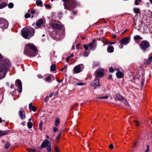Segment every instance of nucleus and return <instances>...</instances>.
<instances>
[{
	"label": "nucleus",
	"instance_id": "obj_41",
	"mask_svg": "<svg viewBox=\"0 0 152 152\" xmlns=\"http://www.w3.org/2000/svg\"><path fill=\"white\" fill-rule=\"evenodd\" d=\"M115 42H109L107 41L106 42V44L107 45H112L114 44H115Z\"/></svg>",
	"mask_w": 152,
	"mask_h": 152
},
{
	"label": "nucleus",
	"instance_id": "obj_53",
	"mask_svg": "<svg viewBox=\"0 0 152 152\" xmlns=\"http://www.w3.org/2000/svg\"><path fill=\"white\" fill-rule=\"evenodd\" d=\"M58 130V129L55 127H54L53 128V131L54 132H56Z\"/></svg>",
	"mask_w": 152,
	"mask_h": 152
},
{
	"label": "nucleus",
	"instance_id": "obj_48",
	"mask_svg": "<svg viewBox=\"0 0 152 152\" xmlns=\"http://www.w3.org/2000/svg\"><path fill=\"white\" fill-rule=\"evenodd\" d=\"M114 71V69L112 68V67H110L109 68V71L110 72L112 73Z\"/></svg>",
	"mask_w": 152,
	"mask_h": 152
},
{
	"label": "nucleus",
	"instance_id": "obj_9",
	"mask_svg": "<svg viewBox=\"0 0 152 152\" xmlns=\"http://www.w3.org/2000/svg\"><path fill=\"white\" fill-rule=\"evenodd\" d=\"M96 77H102L104 75V70L102 69H99L97 70L95 73Z\"/></svg>",
	"mask_w": 152,
	"mask_h": 152
},
{
	"label": "nucleus",
	"instance_id": "obj_51",
	"mask_svg": "<svg viewBox=\"0 0 152 152\" xmlns=\"http://www.w3.org/2000/svg\"><path fill=\"white\" fill-rule=\"evenodd\" d=\"M45 6L46 8H50L51 7V6L48 4H45Z\"/></svg>",
	"mask_w": 152,
	"mask_h": 152
},
{
	"label": "nucleus",
	"instance_id": "obj_63",
	"mask_svg": "<svg viewBox=\"0 0 152 152\" xmlns=\"http://www.w3.org/2000/svg\"><path fill=\"white\" fill-rule=\"evenodd\" d=\"M73 13L74 15H76V14L77 13V12H73Z\"/></svg>",
	"mask_w": 152,
	"mask_h": 152
},
{
	"label": "nucleus",
	"instance_id": "obj_32",
	"mask_svg": "<svg viewBox=\"0 0 152 152\" xmlns=\"http://www.w3.org/2000/svg\"><path fill=\"white\" fill-rule=\"evenodd\" d=\"M147 29L148 30L149 32L152 33V25L148 27Z\"/></svg>",
	"mask_w": 152,
	"mask_h": 152
},
{
	"label": "nucleus",
	"instance_id": "obj_3",
	"mask_svg": "<svg viewBox=\"0 0 152 152\" xmlns=\"http://www.w3.org/2000/svg\"><path fill=\"white\" fill-rule=\"evenodd\" d=\"M21 35L25 39H28L33 36L34 34L35 31L32 28L26 27L22 29L21 31Z\"/></svg>",
	"mask_w": 152,
	"mask_h": 152
},
{
	"label": "nucleus",
	"instance_id": "obj_50",
	"mask_svg": "<svg viewBox=\"0 0 152 152\" xmlns=\"http://www.w3.org/2000/svg\"><path fill=\"white\" fill-rule=\"evenodd\" d=\"M135 123L137 126H139L140 125L139 122L137 121H135Z\"/></svg>",
	"mask_w": 152,
	"mask_h": 152
},
{
	"label": "nucleus",
	"instance_id": "obj_45",
	"mask_svg": "<svg viewBox=\"0 0 152 152\" xmlns=\"http://www.w3.org/2000/svg\"><path fill=\"white\" fill-rule=\"evenodd\" d=\"M48 99H49V97L48 96H46L45 99V100H44L45 102H48Z\"/></svg>",
	"mask_w": 152,
	"mask_h": 152
},
{
	"label": "nucleus",
	"instance_id": "obj_36",
	"mask_svg": "<svg viewBox=\"0 0 152 152\" xmlns=\"http://www.w3.org/2000/svg\"><path fill=\"white\" fill-rule=\"evenodd\" d=\"M10 146V144L9 142H7L5 146V148L8 149Z\"/></svg>",
	"mask_w": 152,
	"mask_h": 152
},
{
	"label": "nucleus",
	"instance_id": "obj_31",
	"mask_svg": "<svg viewBox=\"0 0 152 152\" xmlns=\"http://www.w3.org/2000/svg\"><path fill=\"white\" fill-rule=\"evenodd\" d=\"M133 10L134 12L136 13H138L140 12V10L138 8H134Z\"/></svg>",
	"mask_w": 152,
	"mask_h": 152
},
{
	"label": "nucleus",
	"instance_id": "obj_20",
	"mask_svg": "<svg viewBox=\"0 0 152 152\" xmlns=\"http://www.w3.org/2000/svg\"><path fill=\"white\" fill-rule=\"evenodd\" d=\"M107 51L108 53H112L113 52L114 48L113 46L108 47L107 48Z\"/></svg>",
	"mask_w": 152,
	"mask_h": 152
},
{
	"label": "nucleus",
	"instance_id": "obj_35",
	"mask_svg": "<svg viewBox=\"0 0 152 152\" xmlns=\"http://www.w3.org/2000/svg\"><path fill=\"white\" fill-rule=\"evenodd\" d=\"M27 125L28 128L29 129H31L32 128V124L31 122H28L27 123Z\"/></svg>",
	"mask_w": 152,
	"mask_h": 152
},
{
	"label": "nucleus",
	"instance_id": "obj_42",
	"mask_svg": "<svg viewBox=\"0 0 152 152\" xmlns=\"http://www.w3.org/2000/svg\"><path fill=\"white\" fill-rule=\"evenodd\" d=\"M144 83V79H142L141 80V86H143Z\"/></svg>",
	"mask_w": 152,
	"mask_h": 152
},
{
	"label": "nucleus",
	"instance_id": "obj_60",
	"mask_svg": "<svg viewBox=\"0 0 152 152\" xmlns=\"http://www.w3.org/2000/svg\"><path fill=\"white\" fill-rule=\"evenodd\" d=\"M37 76L38 77L40 78H41L42 77V75H38Z\"/></svg>",
	"mask_w": 152,
	"mask_h": 152
},
{
	"label": "nucleus",
	"instance_id": "obj_29",
	"mask_svg": "<svg viewBox=\"0 0 152 152\" xmlns=\"http://www.w3.org/2000/svg\"><path fill=\"white\" fill-rule=\"evenodd\" d=\"M108 95H106L104 96H101L97 97V98L100 99H107L108 98Z\"/></svg>",
	"mask_w": 152,
	"mask_h": 152
},
{
	"label": "nucleus",
	"instance_id": "obj_17",
	"mask_svg": "<svg viewBox=\"0 0 152 152\" xmlns=\"http://www.w3.org/2000/svg\"><path fill=\"white\" fill-rule=\"evenodd\" d=\"M29 108L30 110H32L34 112H35L36 110V108L32 105V103H30L29 105Z\"/></svg>",
	"mask_w": 152,
	"mask_h": 152
},
{
	"label": "nucleus",
	"instance_id": "obj_19",
	"mask_svg": "<svg viewBox=\"0 0 152 152\" xmlns=\"http://www.w3.org/2000/svg\"><path fill=\"white\" fill-rule=\"evenodd\" d=\"M116 76L118 78H121L123 76L122 73L121 72H118L116 73Z\"/></svg>",
	"mask_w": 152,
	"mask_h": 152
},
{
	"label": "nucleus",
	"instance_id": "obj_1",
	"mask_svg": "<svg viewBox=\"0 0 152 152\" xmlns=\"http://www.w3.org/2000/svg\"><path fill=\"white\" fill-rule=\"evenodd\" d=\"M2 56L0 54V79H2L5 76L8 70L11 66L9 60L7 59L2 60Z\"/></svg>",
	"mask_w": 152,
	"mask_h": 152
},
{
	"label": "nucleus",
	"instance_id": "obj_64",
	"mask_svg": "<svg viewBox=\"0 0 152 152\" xmlns=\"http://www.w3.org/2000/svg\"><path fill=\"white\" fill-rule=\"evenodd\" d=\"M14 85H13L11 84L10 86V88H13L14 87Z\"/></svg>",
	"mask_w": 152,
	"mask_h": 152
},
{
	"label": "nucleus",
	"instance_id": "obj_7",
	"mask_svg": "<svg viewBox=\"0 0 152 152\" xmlns=\"http://www.w3.org/2000/svg\"><path fill=\"white\" fill-rule=\"evenodd\" d=\"M140 48L143 50H145L150 46V44L147 41H143L141 43Z\"/></svg>",
	"mask_w": 152,
	"mask_h": 152
},
{
	"label": "nucleus",
	"instance_id": "obj_30",
	"mask_svg": "<svg viewBox=\"0 0 152 152\" xmlns=\"http://www.w3.org/2000/svg\"><path fill=\"white\" fill-rule=\"evenodd\" d=\"M59 119L58 118L56 119L55 121V125L56 126H57L59 125Z\"/></svg>",
	"mask_w": 152,
	"mask_h": 152
},
{
	"label": "nucleus",
	"instance_id": "obj_52",
	"mask_svg": "<svg viewBox=\"0 0 152 152\" xmlns=\"http://www.w3.org/2000/svg\"><path fill=\"white\" fill-rule=\"evenodd\" d=\"M55 150L56 152H58V151H59L57 147H55Z\"/></svg>",
	"mask_w": 152,
	"mask_h": 152
},
{
	"label": "nucleus",
	"instance_id": "obj_6",
	"mask_svg": "<svg viewBox=\"0 0 152 152\" xmlns=\"http://www.w3.org/2000/svg\"><path fill=\"white\" fill-rule=\"evenodd\" d=\"M83 69V65L82 64H79L74 67L73 69V71L75 73H78L81 72Z\"/></svg>",
	"mask_w": 152,
	"mask_h": 152
},
{
	"label": "nucleus",
	"instance_id": "obj_27",
	"mask_svg": "<svg viewBox=\"0 0 152 152\" xmlns=\"http://www.w3.org/2000/svg\"><path fill=\"white\" fill-rule=\"evenodd\" d=\"M27 150L30 152H36V150L34 148H30L27 149Z\"/></svg>",
	"mask_w": 152,
	"mask_h": 152
},
{
	"label": "nucleus",
	"instance_id": "obj_39",
	"mask_svg": "<svg viewBox=\"0 0 152 152\" xmlns=\"http://www.w3.org/2000/svg\"><path fill=\"white\" fill-rule=\"evenodd\" d=\"M30 15L29 13H26L25 15V18H30Z\"/></svg>",
	"mask_w": 152,
	"mask_h": 152
},
{
	"label": "nucleus",
	"instance_id": "obj_46",
	"mask_svg": "<svg viewBox=\"0 0 152 152\" xmlns=\"http://www.w3.org/2000/svg\"><path fill=\"white\" fill-rule=\"evenodd\" d=\"M61 132L58 135V136H57V137L56 139H57V140H58L59 139L60 137V136H61Z\"/></svg>",
	"mask_w": 152,
	"mask_h": 152
},
{
	"label": "nucleus",
	"instance_id": "obj_2",
	"mask_svg": "<svg viewBox=\"0 0 152 152\" xmlns=\"http://www.w3.org/2000/svg\"><path fill=\"white\" fill-rule=\"evenodd\" d=\"M24 53L30 57L34 56L37 54V49L33 44L28 43L25 45Z\"/></svg>",
	"mask_w": 152,
	"mask_h": 152
},
{
	"label": "nucleus",
	"instance_id": "obj_62",
	"mask_svg": "<svg viewBox=\"0 0 152 152\" xmlns=\"http://www.w3.org/2000/svg\"><path fill=\"white\" fill-rule=\"evenodd\" d=\"M109 79H111L112 78V75H109L108 77Z\"/></svg>",
	"mask_w": 152,
	"mask_h": 152
},
{
	"label": "nucleus",
	"instance_id": "obj_49",
	"mask_svg": "<svg viewBox=\"0 0 152 152\" xmlns=\"http://www.w3.org/2000/svg\"><path fill=\"white\" fill-rule=\"evenodd\" d=\"M109 148L110 149H113L114 148V146L112 144H111L109 145Z\"/></svg>",
	"mask_w": 152,
	"mask_h": 152
},
{
	"label": "nucleus",
	"instance_id": "obj_26",
	"mask_svg": "<svg viewBox=\"0 0 152 152\" xmlns=\"http://www.w3.org/2000/svg\"><path fill=\"white\" fill-rule=\"evenodd\" d=\"M75 84L78 86H82L85 85V83L77 81L75 82Z\"/></svg>",
	"mask_w": 152,
	"mask_h": 152
},
{
	"label": "nucleus",
	"instance_id": "obj_16",
	"mask_svg": "<svg viewBox=\"0 0 152 152\" xmlns=\"http://www.w3.org/2000/svg\"><path fill=\"white\" fill-rule=\"evenodd\" d=\"M43 22L42 19L39 20L36 23V26L38 27H39L42 25Z\"/></svg>",
	"mask_w": 152,
	"mask_h": 152
},
{
	"label": "nucleus",
	"instance_id": "obj_38",
	"mask_svg": "<svg viewBox=\"0 0 152 152\" xmlns=\"http://www.w3.org/2000/svg\"><path fill=\"white\" fill-rule=\"evenodd\" d=\"M43 124V122H40L39 124V129L42 130V125Z\"/></svg>",
	"mask_w": 152,
	"mask_h": 152
},
{
	"label": "nucleus",
	"instance_id": "obj_47",
	"mask_svg": "<svg viewBox=\"0 0 152 152\" xmlns=\"http://www.w3.org/2000/svg\"><path fill=\"white\" fill-rule=\"evenodd\" d=\"M51 80L50 77H48L45 79V80L47 81H50Z\"/></svg>",
	"mask_w": 152,
	"mask_h": 152
},
{
	"label": "nucleus",
	"instance_id": "obj_24",
	"mask_svg": "<svg viewBox=\"0 0 152 152\" xmlns=\"http://www.w3.org/2000/svg\"><path fill=\"white\" fill-rule=\"evenodd\" d=\"M56 65L55 64H53L51 66L50 69L52 71H54L56 70Z\"/></svg>",
	"mask_w": 152,
	"mask_h": 152
},
{
	"label": "nucleus",
	"instance_id": "obj_61",
	"mask_svg": "<svg viewBox=\"0 0 152 152\" xmlns=\"http://www.w3.org/2000/svg\"><path fill=\"white\" fill-rule=\"evenodd\" d=\"M53 94H51L49 95V97H52V96H53Z\"/></svg>",
	"mask_w": 152,
	"mask_h": 152
},
{
	"label": "nucleus",
	"instance_id": "obj_55",
	"mask_svg": "<svg viewBox=\"0 0 152 152\" xmlns=\"http://www.w3.org/2000/svg\"><path fill=\"white\" fill-rule=\"evenodd\" d=\"M35 13V11L34 10H32L31 11V13L32 14H34Z\"/></svg>",
	"mask_w": 152,
	"mask_h": 152
},
{
	"label": "nucleus",
	"instance_id": "obj_37",
	"mask_svg": "<svg viewBox=\"0 0 152 152\" xmlns=\"http://www.w3.org/2000/svg\"><path fill=\"white\" fill-rule=\"evenodd\" d=\"M140 38L141 37H140V36L138 35L135 36L134 37V38L135 40H137L140 39Z\"/></svg>",
	"mask_w": 152,
	"mask_h": 152
},
{
	"label": "nucleus",
	"instance_id": "obj_59",
	"mask_svg": "<svg viewBox=\"0 0 152 152\" xmlns=\"http://www.w3.org/2000/svg\"><path fill=\"white\" fill-rule=\"evenodd\" d=\"M63 80H57V81L59 83H60L62 82Z\"/></svg>",
	"mask_w": 152,
	"mask_h": 152
},
{
	"label": "nucleus",
	"instance_id": "obj_22",
	"mask_svg": "<svg viewBox=\"0 0 152 152\" xmlns=\"http://www.w3.org/2000/svg\"><path fill=\"white\" fill-rule=\"evenodd\" d=\"M8 131H0V136L6 135L8 133Z\"/></svg>",
	"mask_w": 152,
	"mask_h": 152
},
{
	"label": "nucleus",
	"instance_id": "obj_28",
	"mask_svg": "<svg viewBox=\"0 0 152 152\" xmlns=\"http://www.w3.org/2000/svg\"><path fill=\"white\" fill-rule=\"evenodd\" d=\"M152 60V55L150 57H149L148 59L147 60L146 62L148 64H149L151 62Z\"/></svg>",
	"mask_w": 152,
	"mask_h": 152
},
{
	"label": "nucleus",
	"instance_id": "obj_8",
	"mask_svg": "<svg viewBox=\"0 0 152 152\" xmlns=\"http://www.w3.org/2000/svg\"><path fill=\"white\" fill-rule=\"evenodd\" d=\"M88 47L91 50H94L96 47V42L95 39H94L92 42H91L88 44Z\"/></svg>",
	"mask_w": 152,
	"mask_h": 152
},
{
	"label": "nucleus",
	"instance_id": "obj_33",
	"mask_svg": "<svg viewBox=\"0 0 152 152\" xmlns=\"http://www.w3.org/2000/svg\"><path fill=\"white\" fill-rule=\"evenodd\" d=\"M14 6V4L12 3H10L8 5V7L10 8H12Z\"/></svg>",
	"mask_w": 152,
	"mask_h": 152
},
{
	"label": "nucleus",
	"instance_id": "obj_5",
	"mask_svg": "<svg viewBox=\"0 0 152 152\" xmlns=\"http://www.w3.org/2000/svg\"><path fill=\"white\" fill-rule=\"evenodd\" d=\"M8 26V23L7 20L3 18H0V28L2 29L7 28Z\"/></svg>",
	"mask_w": 152,
	"mask_h": 152
},
{
	"label": "nucleus",
	"instance_id": "obj_4",
	"mask_svg": "<svg viewBox=\"0 0 152 152\" xmlns=\"http://www.w3.org/2000/svg\"><path fill=\"white\" fill-rule=\"evenodd\" d=\"M64 2V9L71 10L77 6L75 0H62Z\"/></svg>",
	"mask_w": 152,
	"mask_h": 152
},
{
	"label": "nucleus",
	"instance_id": "obj_15",
	"mask_svg": "<svg viewBox=\"0 0 152 152\" xmlns=\"http://www.w3.org/2000/svg\"><path fill=\"white\" fill-rule=\"evenodd\" d=\"M125 99L123 98V96L120 94L117 95L116 97L115 98V99L116 101L119 100L121 102Z\"/></svg>",
	"mask_w": 152,
	"mask_h": 152
},
{
	"label": "nucleus",
	"instance_id": "obj_10",
	"mask_svg": "<svg viewBox=\"0 0 152 152\" xmlns=\"http://www.w3.org/2000/svg\"><path fill=\"white\" fill-rule=\"evenodd\" d=\"M15 85L17 87L19 88L18 92L19 93L21 92L22 91V84L20 80L19 79H17L15 81Z\"/></svg>",
	"mask_w": 152,
	"mask_h": 152
},
{
	"label": "nucleus",
	"instance_id": "obj_13",
	"mask_svg": "<svg viewBox=\"0 0 152 152\" xmlns=\"http://www.w3.org/2000/svg\"><path fill=\"white\" fill-rule=\"evenodd\" d=\"M91 85L95 88L99 86V83L98 79L96 77L94 81L91 83Z\"/></svg>",
	"mask_w": 152,
	"mask_h": 152
},
{
	"label": "nucleus",
	"instance_id": "obj_34",
	"mask_svg": "<svg viewBox=\"0 0 152 152\" xmlns=\"http://www.w3.org/2000/svg\"><path fill=\"white\" fill-rule=\"evenodd\" d=\"M46 149L48 151L50 152L51 151V145H50L46 147Z\"/></svg>",
	"mask_w": 152,
	"mask_h": 152
},
{
	"label": "nucleus",
	"instance_id": "obj_21",
	"mask_svg": "<svg viewBox=\"0 0 152 152\" xmlns=\"http://www.w3.org/2000/svg\"><path fill=\"white\" fill-rule=\"evenodd\" d=\"M122 103H123V104L125 105L126 106V108H128L129 107L128 102L125 99H124L123 101L122 102Z\"/></svg>",
	"mask_w": 152,
	"mask_h": 152
},
{
	"label": "nucleus",
	"instance_id": "obj_44",
	"mask_svg": "<svg viewBox=\"0 0 152 152\" xmlns=\"http://www.w3.org/2000/svg\"><path fill=\"white\" fill-rule=\"evenodd\" d=\"M83 55L86 57H87L88 55V53L86 51H85Z\"/></svg>",
	"mask_w": 152,
	"mask_h": 152
},
{
	"label": "nucleus",
	"instance_id": "obj_18",
	"mask_svg": "<svg viewBox=\"0 0 152 152\" xmlns=\"http://www.w3.org/2000/svg\"><path fill=\"white\" fill-rule=\"evenodd\" d=\"M19 115L21 119H22L25 118V115L24 113H23L22 111H20L19 113Z\"/></svg>",
	"mask_w": 152,
	"mask_h": 152
},
{
	"label": "nucleus",
	"instance_id": "obj_54",
	"mask_svg": "<svg viewBox=\"0 0 152 152\" xmlns=\"http://www.w3.org/2000/svg\"><path fill=\"white\" fill-rule=\"evenodd\" d=\"M138 0H136L135 1V4L136 5H138L139 4V2H138Z\"/></svg>",
	"mask_w": 152,
	"mask_h": 152
},
{
	"label": "nucleus",
	"instance_id": "obj_58",
	"mask_svg": "<svg viewBox=\"0 0 152 152\" xmlns=\"http://www.w3.org/2000/svg\"><path fill=\"white\" fill-rule=\"evenodd\" d=\"M6 0H0V4L5 1Z\"/></svg>",
	"mask_w": 152,
	"mask_h": 152
},
{
	"label": "nucleus",
	"instance_id": "obj_12",
	"mask_svg": "<svg viewBox=\"0 0 152 152\" xmlns=\"http://www.w3.org/2000/svg\"><path fill=\"white\" fill-rule=\"evenodd\" d=\"M51 26L54 28L60 29L62 28L61 23L60 22L53 23L51 24Z\"/></svg>",
	"mask_w": 152,
	"mask_h": 152
},
{
	"label": "nucleus",
	"instance_id": "obj_23",
	"mask_svg": "<svg viewBox=\"0 0 152 152\" xmlns=\"http://www.w3.org/2000/svg\"><path fill=\"white\" fill-rule=\"evenodd\" d=\"M36 4L38 6L42 7V2L41 0H37L36 1Z\"/></svg>",
	"mask_w": 152,
	"mask_h": 152
},
{
	"label": "nucleus",
	"instance_id": "obj_43",
	"mask_svg": "<svg viewBox=\"0 0 152 152\" xmlns=\"http://www.w3.org/2000/svg\"><path fill=\"white\" fill-rule=\"evenodd\" d=\"M83 47L85 49L87 50L88 49V45H84Z\"/></svg>",
	"mask_w": 152,
	"mask_h": 152
},
{
	"label": "nucleus",
	"instance_id": "obj_40",
	"mask_svg": "<svg viewBox=\"0 0 152 152\" xmlns=\"http://www.w3.org/2000/svg\"><path fill=\"white\" fill-rule=\"evenodd\" d=\"M146 148H147V149L145 151V152H149V151L150 150L149 145H146Z\"/></svg>",
	"mask_w": 152,
	"mask_h": 152
},
{
	"label": "nucleus",
	"instance_id": "obj_14",
	"mask_svg": "<svg viewBox=\"0 0 152 152\" xmlns=\"http://www.w3.org/2000/svg\"><path fill=\"white\" fill-rule=\"evenodd\" d=\"M48 140H45L42 142L40 146L41 148L42 149L47 147L48 143Z\"/></svg>",
	"mask_w": 152,
	"mask_h": 152
},
{
	"label": "nucleus",
	"instance_id": "obj_56",
	"mask_svg": "<svg viewBox=\"0 0 152 152\" xmlns=\"http://www.w3.org/2000/svg\"><path fill=\"white\" fill-rule=\"evenodd\" d=\"M70 58V57H68L66 59V61L67 62H68L69 60V59Z\"/></svg>",
	"mask_w": 152,
	"mask_h": 152
},
{
	"label": "nucleus",
	"instance_id": "obj_11",
	"mask_svg": "<svg viewBox=\"0 0 152 152\" xmlns=\"http://www.w3.org/2000/svg\"><path fill=\"white\" fill-rule=\"evenodd\" d=\"M130 37L128 36L121 39V43L123 45H126L130 42Z\"/></svg>",
	"mask_w": 152,
	"mask_h": 152
},
{
	"label": "nucleus",
	"instance_id": "obj_57",
	"mask_svg": "<svg viewBox=\"0 0 152 152\" xmlns=\"http://www.w3.org/2000/svg\"><path fill=\"white\" fill-rule=\"evenodd\" d=\"M66 68H67L66 66H64V67L62 69H61V71H63V70L64 69H66Z\"/></svg>",
	"mask_w": 152,
	"mask_h": 152
},
{
	"label": "nucleus",
	"instance_id": "obj_25",
	"mask_svg": "<svg viewBox=\"0 0 152 152\" xmlns=\"http://www.w3.org/2000/svg\"><path fill=\"white\" fill-rule=\"evenodd\" d=\"M7 5V4L4 2L0 4V9H2L4 7L6 6Z\"/></svg>",
	"mask_w": 152,
	"mask_h": 152
}]
</instances>
